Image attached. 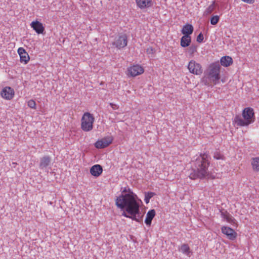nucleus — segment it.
I'll return each mask as SVG.
<instances>
[{
    "mask_svg": "<svg viewBox=\"0 0 259 259\" xmlns=\"http://www.w3.org/2000/svg\"><path fill=\"white\" fill-rule=\"evenodd\" d=\"M210 161L208 154H200L195 160L192 161V168L188 171L192 180L202 179L208 175V168Z\"/></svg>",
    "mask_w": 259,
    "mask_h": 259,
    "instance_id": "obj_1",
    "label": "nucleus"
},
{
    "mask_svg": "<svg viewBox=\"0 0 259 259\" xmlns=\"http://www.w3.org/2000/svg\"><path fill=\"white\" fill-rule=\"evenodd\" d=\"M123 201V200L122 199ZM128 202V203H123L120 201V200H118L117 202H115V204L118 208L121 209H125L127 212L123 211L122 215L127 218L132 219L133 221H135L137 222L140 223V220L137 218V215H139L141 213L140 210V203H134L133 202Z\"/></svg>",
    "mask_w": 259,
    "mask_h": 259,
    "instance_id": "obj_2",
    "label": "nucleus"
},
{
    "mask_svg": "<svg viewBox=\"0 0 259 259\" xmlns=\"http://www.w3.org/2000/svg\"><path fill=\"white\" fill-rule=\"evenodd\" d=\"M242 117L236 115L233 122L238 126H247L254 122V110L252 108L247 107L243 109L242 113Z\"/></svg>",
    "mask_w": 259,
    "mask_h": 259,
    "instance_id": "obj_3",
    "label": "nucleus"
},
{
    "mask_svg": "<svg viewBox=\"0 0 259 259\" xmlns=\"http://www.w3.org/2000/svg\"><path fill=\"white\" fill-rule=\"evenodd\" d=\"M121 194L116 197L115 202H117L118 200H120L121 202L123 203H128V202H133L134 203H140L142 202L140 199L138 198L136 194H135L130 188L124 187L121 189Z\"/></svg>",
    "mask_w": 259,
    "mask_h": 259,
    "instance_id": "obj_4",
    "label": "nucleus"
},
{
    "mask_svg": "<svg viewBox=\"0 0 259 259\" xmlns=\"http://www.w3.org/2000/svg\"><path fill=\"white\" fill-rule=\"evenodd\" d=\"M207 74L212 81L213 84L219 83L220 79V65L218 62L211 64Z\"/></svg>",
    "mask_w": 259,
    "mask_h": 259,
    "instance_id": "obj_5",
    "label": "nucleus"
},
{
    "mask_svg": "<svg viewBox=\"0 0 259 259\" xmlns=\"http://www.w3.org/2000/svg\"><path fill=\"white\" fill-rule=\"evenodd\" d=\"M94 121V117L92 114L89 112L84 113L81 118V129L85 132L91 131L93 127Z\"/></svg>",
    "mask_w": 259,
    "mask_h": 259,
    "instance_id": "obj_6",
    "label": "nucleus"
},
{
    "mask_svg": "<svg viewBox=\"0 0 259 259\" xmlns=\"http://www.w3.org/2000/svg\"><path fill=\"white\" fill-rule=\"evenodd\" d=\"M127 39L126 35L125 34H121L115 37L112 45L116 48L120 49L125 47L127 46Z\"/></svg>",
    "mask_w": 259,
    "mask_h": 259,
    "instance_id": "obj_7",
    "label": "nucleus"
},
{
    "mask_svg": "<svg viewBox=\"0 0 259 259\" xmlns=\"http://www.w3.org/2000/svg\"><path fill=\"white\" fill-rule=\"evenodd\" d=\"M188 68L189 71L194 74L200 75L203 72L201 65L194 60H191L189 62Z\"/></svg>",
    "mask_w": 259,
    "mask_h": 259,
    "instance_id": "obj_8",
    "label": "nucleus"
},
{
    "mask_svg": "<svg viewBox=\"0 0 259 259\" xmlns=\"http://www.w3.org/2000/svg\"><path fill=\"white\" fill-rule=\"evenodd\" d=\"M14 91L10 87H6L2 90L1 95L2 97L6 100H10L14 96Z\"/></svg>",
    "mask_w": 259,
    "mask_h": 259,
    "instance_id": "obj_9",
    "label": "nucleus"
},
{
    "mask_svg": "<svg viewBox=\"0 0 259 259\" xmlns=\"http://www.w3.org/2000/svg\"><path fill=\"white\" fill-rule=\"evenodd\" d=\"M113 138L111 137H106L101 140L97 141L95 143V146L98 149H102L108 147L112 142Z\"/></svg>",
    "mask_w": 259,
    "mask_h": 259,
    "instance_id": "obj_10",
    "label": "nucleus"
},
{
    "mask_svg": "<svg viewBox=\"0 0 259 259\" xmlns=\"http://www.w3.org/2000/svg\"><path fill=\"white\" fill-rule=\"evenodd\" d=\"M221 231L222 233L226 235L230 240H234L237 237V233L230 227L223 226Z\"/></svg>",
    "mask_w": 259,
    "mask_h": 259,
    "instance_id": "obj_11",
    "label": "nucleus"
},
{
    "mask_svg": "<svg viewBox=\"0 0 259 259\" xmlns=\"http://www.w3.org/2000/svg\"><path fill=\"white\" fill-rule=\"evenodd\" d=\"M129 74L133 77L141 74L144 72V69L139 65H133L128 68Z\"/></svg>",
    "mask_w": 259,
    "mask_h": 259,
    "instance_id": "obj_12",
    "label": "nucleus"
},
{
    "mask_svg": "<svg viewBox=\"0 0 259 259\" xmlns=\"http://www.w3.org/2000/svg\"><path fill=\"white\" fill-rule=\"evenodd\" d=\"M30 26L37 34H44L45 27L41 22L38 21H33Z\"/></svg>",
    "mask_w": 259,
    "mask_h": 259,
    "instance_id": "obj_13",
    "label": "nucleus"
},
{
    "mask_svg": "<svg viewBox=\"0 0 259 259\" xmlns=\"http://www.w3.org/2000/svg\"><path fill=\"white\" fill-rule=\"evenodd\" d=\"M18 53L20 56V62H24V64H27L30 58L25 50L23 48H19L18 49Z\"/></svg>",
    "mask_w": 259,
    "mask_h": 259,
    "instance_id": "obj_14",
    "label": "nucleus"
},
{
    "mask_svg": "<svg viewBox=\"0 0 259 259\" xmlns=\"http://www.w3.org/2000/svg\"><path fill=\"white\" fill-rule=\"evenodd\" d=\"M137 6L141 9L151 7L153 5L152 0H136Z\"/></svg>",
    "mask_w": 259,
    "mask_h": 259,
    "instance_id": "obj_15",
    "label": "nucleus"
},
{
    "mask_svg": "<svg viewBox=\"0 0 259 259\" xmlns=\"http://www.w3.org/2000/svg\"><path fill=\"white\" fill-rule=\"evenodd\" d=\"M221 217L225 219L227 222L231 224H235L236 220L227 211L224 209H220Z\"/></svg>",
    "mask_w": 259,
    "mask_h": 259,
    "instance_id": "obj_16",
    "label": "nucleus"
},
{
    "mask_svg": "<svg viewBox=\"0 0 259 259\" xmlns=\"http://www.w3.org/2000/svg\"><path fill=\"white\" fill-rule=\"evenodd\" d=\"M102 171V166L99 164L94 165L90 168V173L92 176L96 177L100 176Z\"/></svg>",
    "mask_w": 259,
    "mask_h": 259,
    "instance_id": "obj_17",
    "label": "nucleus"
},
{
    "mask_svg": "<svg viewBox=\"0 0 259 259\" xmlns=\"http://www.w3.org/2000/svg\"><path fill=\"white\" fill-rule=\"evenodd\" d=\"M156 215L155 210L154 209H151L148 211L146 214L145 223L148 226H150L152 223V221Z\"/></svg>",
    "mask_w": 259,
    "mask_h": 259,
    "instance_id": "obj_18",
    "label": "nucleus"
},
{
    "mask_svg": "<svg viewBox=\"0 0 259 259\" xmlns=\"http://www.w3.org/2000/svg\"><path fill=\"white\" fill-rule=\"evenodd\" d=\"M51 161V158L49 156H45L40 158L39 168L44 169L48 166Z\"/></svg>",
    "mask_w": 259,
    "mask_h": 259,
    "instance_id": "obj_19",
    "label": "nucleus"
},
{
    "mask_svg": "<svg viewBox=\"0 0 259 259\" xmlns=\"http://www.w3.org/2000/svg\"><path fill=\"white\" fill-rule=\"evenodd\" d=\"M194 30L193 26L190 24H186L183 26V27L181 30V32L184 35H189L193 33Z\"/></svg>",
    "mask_w": 259,
    "mask_h": 259,
    "instance_id": "obj_20",
    "label": "nucleus"
},
{
    "mask_svg": "<svg viewBox=\"0 0 259 259\" xmlns=\"http://www.w3.org/2000/svg\"><path fill=\"white\" fill-rule=\"evenodd\" d=\"M191 42V38L190 36L183 35L181 38L180 45L183 48H186L189 46Z\"/></svg>",
    "mask_w": 259,
    "mask_h": 259,
    "instance_id": "obj_21",
    "label": "nucleus"
},
{
    "mask_svg": "<svg viewBox=\"0 0 259 259\" xmlns=\"http://www.w3.org/2000/svg\"><path fill=\"white\" fill-rule=\"evenodd\" d=\"M221 64L224 67H228L233 63V59L230 56H224L220 60Z\"/></svg>",
    "mask_w": 259,
    "mask_h": 259,
    "instance_id": "obj_22",
    "label": "nucleus"
},
{
    "mask_svg": "<svg viewBox=\"0 0 259 259\" xmlns=\"http://www.w3.org/2000/svg\"><path fill=\"white\" fill-rule=\"evenodd\" d=\"M251 165L254 170L256 171H259V157L252 158Z\"/></svg>",
    "mask_w": 259,
    "mask_h": 259,
    "instance_id": "obj_23",
    "label": "nucleus"
},
{
    "mask_svg": "<svg viewBox=\"0 0 259 259\" xmlns=\"http://www.w3.org/2000/svg\"><path fill=\"white\" fill-rule=\"evenodd\" d=\"M180 250L184 254H185L188 256H189L190 253H191L190 248L187 244H183L182 245L180 248Z\"/></svg>",
    "mask_w": 259,
    "mask_h": 259,
    "instance_id": "obj_24",
    "label": "nucleus"
},
{
    "mask_svg": "<svg viewBox=\"0 0 259 259\" xmlns=\"http://www.w3.org/2000/svg\"><path fill=\"white\" fill-rule=\"evenodd\" d=\"M202 82L205 85L207 86H211L213 84L212 81L209 78V76L207 74L206 75L203 76L202 78Z\"/></svg>",
    "mask_w": 259,
    "mask_h": 259,
    "instance_id": "obj_25",
    "label": "nucleus"
},
{
    "mask_svg": "<svg viewBox=\"0 0 259 259\" xmlns=\"http://www.w3.org/2000/svg\"><path fill=\"white\" fill-rule=\"evenodd\" d=\"M156 194L152 192H145V198L144 201L146 204L149 203L150 199L155 196Z\"/></svg>",
    "mask_w": 259,
    "mask_h": 259,
    "instance_id": "obj_26",
    "label": "nucleus"
},
{
    "mask_svg": "<svg viewBox=\"0 0 259 259\" xmlns=\"http://www.w3.org/2000/svg\"><path fill=\"white\" fill-rule=\"evenodd\" d=\"M215 8V2H213L209 6L204 12V15H208L210 14L214 10Z\"/></svg>",
    "mask_w": 259,
    "mask_h": 259,
    "instance_id": "obj_27",
    "label": "nucleus"
},
{
    "mask_svg": "<svg viewBox=\"0 0 259 259\" xmlns=\"http://www.w3.org/2000/svg\"><path fill=\"white\" fill-rule=\"evenodd\" d=\"M213 158L217 160H225L224 155L220 151H215L213 154Z\"/></svg>",
    "mask_w": 259,
    "mask_h": 259,
    "instance_id": "obj_28",
    "label": "nucleus"
},
{
    "mask_svg": "<svg viewBox=\"0 0 259 259\" xmlns=\"http://www.w3.org/2000/svg\"><path fill=\"white\" fill-rule=\"evenodd\" d=\"M220 18L218 16H214L211 17L210 19V23L211 25H216L219 21Z\"/></svg>",
    "mask_w": 259,
    "mask_h": 259,
    "instance_id": "obj_29",
    "label": "nucleus"
},
{
    "mask_svg": "<svg viewBox=\"0 0 259 259\" xmlns=\"http://www.w3.org/2000/svg\"><path fill=\"white\" fill-rule=\"evenodd\" d=\"M197 46L195 45H192L189 48V52L191 54H193L197 51Z\"/></svg>",
    "mask_w": 259,
    "mask_h": 259,
    "instance_id": "obj_30",
    "label": "nucleus"
},
{
    "mask_svg": "<svg viewBox=\"0 0 259 259\" xmlns=\"http://www.w3.org/2000/svg\"><path fill=\"white\" fill-rule=\"evenodd\" d=\"M28 106L32 109H35L36 108V103L33 100H30L28 102Z\"/></svg>",
    "mask_w": 259,
    "mask_h": 259,
    "instance_id": "obj_31",
    "label": "nucleus"
},
{
    "mask_svg": "<svg viewBox=\"0 0 259 259\" xmlns=\"http://www.w3.org/2000/svg\"><path fill=\"white\" fill-rule=\"evenodd\" d=\"M204 39L203 35L202 32L200 33L197 36L196 41L199 43L203 42Z\"/></svg>",
    "mask_w": 259,
    "mask_h": 259,
    "instance_id": "obj_32",
    "label": "nucleus"
},
{
    "mask_svg": "<svg viewBox=\"0 0 259 259\" xmlns=\"http://www.w3.org/2000/svg\"><path fill=\"white\" fill-rule=\"evenodd\" d=\"M146 52L148 54H152L153 52V49L152 48H148L146 50Z\"/></svg>",
    "mask_w": 259,
    "mask_h": 259,
    "instance_id": "obj_33",
    "label": "nucleus"
},
{
    "mask_svg": "<svg viewBox=\"0 0 259 259\" xmlns=\"http://www.w3.org/2000/svg\"><path fill=\"white\" fill-rule=\"evenodd\" d=\"M139 215H140V214L139 215H137V218H138V219L140 220V222L142 217L139 218Z\"/></svg>",
    "mask_w": 259,
    "mask_h": 259,
    "instance_id": "obj_34",
    "label": "nucleus"
},
{
    "mask_svg": "<svg viewBox=\"0 0 259 259\" xmlns=\"http://www.w3.org/2000/svg\"><path fill=\"white\" fill-rule=\"evenodd\" d=\"M110 105H111V107H112V106H114V105H114V104H112V103H111V104H110Z\"/></svg>",
    "mask_w": 259,
    "mask_h": 259,
    "instance_id": "obj_35",
    "label": "nucleus"
},
{
    "mask_svg": "<svg viewBox=\"0 0 259 259\" xmlns=\"http://www.w3.org/2000/svg\"><path fill=\"white\" fill-rule=\"evenodd\" d=\"M13 164H14V165H15V164H16V163L13 162Z\"/></svg>",
    "mask_w": 259,
    "mask_h": 259,
    "instance_id": "obj_36",
    "label": "nucleus"
},
{
    "mask_svg": "<svg viewBox=\"0 0 259 259\" xmlns=\"http://www.w3.org/2000/svg\"><path fill=\"white\" fill-rule=\"evenodd\" d=\"M13 164H14V165H15V164H16V163L13 162Z\"/></svg>",
    "mask_w": 259,
    "mask_h": 259,
    "instance_id": "obj_37",
    "label": "nucleus"
},
{
    "mask_svg": "<svg viewBox=\"0 0 259 259\" xmlns=\"http://www.w3.org/2000/svg\"><path fill=\"white\" fill-rule=\"evenodd\" d=\"M113 108H114V106H112Z\"/></svg>",
    "mask_w": 259,
    "mask_h": 259,
    "instance_id": "obj_38",
    "label": "nucleus"
}]
</instances>
